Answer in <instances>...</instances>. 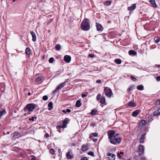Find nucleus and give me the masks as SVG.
Returning <instances> with one entry per match:
<instances>
[{
    "mask_svg": "<svg viewBox=\"0 0 160 160\" xmlns=\"http://www.w3.org/2000/svg\"><path fill=\"white\" fill-rule=\"evenodd\" d=\"M66 112H68L69 113L71 112V110L70 109H67L66 110Z\"/></svg>",
    "mask_w": 160,
    "mask_h": 160,
    "instance_id": "50",
    "label": "nucleus"
},
{
    "mask_svg": "<svg viewBox=\"0 0 160 160\" xmlns=\"http://www.w3.org/2000/svg\"><path fill=\"white\" fill-rule=\"evenodd\" d=\"M54 58L52 57L50 58L49 59V62L50 63H52L53 62Z\"/></svg>",
    "mask_w": 160,
    "mask_h": 160,
    "instance_id": "35",
    "label": "nucleus"
},
{
    "mask_svg": "<svg viewBox=\"0 0 160 160\" xmlns=\"http://www.w3.org/2000/svg\"><path fill=\"white\" fill-rule=\"evenodd\" d=\"M115 63L118 64H120L122 62V61L120 59L118 58L114 60Z\"/></svg>",
    "mask_w": 160,
    "mask_h": 160,
    "instance_id": "22",
    "label": "nucleus"
},
{
    "mask_svg": "<svg viewBox=\"0 0 160 160\" xmlns=\"http://www.w3.org/2000/svg\"><path fill=\"white\" fill-rule=\"evenodd\" d=\"M111 3V2L110 1H107L105 2L104 5L105 6H108L110 5Z\"/></svg>",
    "mask_w": 160,
    "mask_h": 160,
    "instance_id": "24",
    "label": "nucleus"
},
{
    "mask_svg": "<svg viewBox=\"0 0 160 160\" xmlns=\"http://www.w3.org/2000/svg\"><path fill=\"white\" fill-rule=\"evenodd\" d=\"M81 105V103L80 100H78L76 102V106L77 107H80Z\"/></svg>",
    "mask_w": 160,
    "mask_h": 160,
    "instance_id": "25",
    "label": "nucleus"
},
{
    "mask_svg": "<svg viewBox=\"0 0 160 160\" xmlns=\"http://www.w3.org/2000/svg\"><path fill=\"white\" fill-rule=\"evenodd\" d=\"M67 158L69 159H71L73 158V156L72 152L71 151L68 152L66 154Z\"/></svg>",
    "mask_w": 160,
    "mask_h": 160,
    "instance_id": "8",
    "label": "nucleus"
},
{
    "mask_svg": "<svg viewBox=\"0 0 160 160\" xmlns=\"http://www.w3.org/2000/svg\"><path fill=\"white\" fill-rule=\"evenodd\" d=\"M17 0H12V2H15L16 1H17Z\"/></svg>",
    "mask_w": 160,
    "mask_h": 160,
    "instance_id": "62",
    "label": "nucleus"
},
{
    "mask_svg": "<svg viewBox=\"0 0 160 160\" xmlns=\"http://www.w3.org/2000/svg\"><path fill=\"white\" fill-rule=\"evenodd\" d=\"M105 102V99L104 97L102 98L100 102L102 104H103Z\"/></svg>",
    "mask_w": 160,
    "mask_h": 160,
    "instance_id": "32",
    "label": "nucleus"
},
{
    "mask_svg": "<svg viewBox=\"0 0 160 160\" xmlns=\"http://www.w3.org/2000/svg\"><path fill=\"white\" fill-rule=\"evenodd\" d=\"M68 118H65L64 121H63L62 123L64 124H68Z\"/></svg>",
    "mask_w": 160,
    "mask_h": 160,
    "instance_id": "33",
    "label": "nucleus"
},
{
    "mask_svg": "<svg viewBox=\"0 0 160 160\" xmlns=\"http://www.w3.org/2000/svg\"><path fill=\"white\" fill-rule=\"evenodd\" d=\"M81 27L82 30L88 31L90 28V22L88 19L83 20L81 24Z\"/></svg>",
    "mask_w": 160,
    "mask_h": 160,
    "instance_id": "2",
    "label": "nucleus"
},
{
    "mask_svg": "<svg viewBox=\"0 0 160 160\" xmlns=\"http://www.w3.org/2000/svg\"><path fill=\"white\" fill-rule=\"evenodd\" d=\"M20 156H21V157H22V158H23V153H21L20 154Z\"/></svg>",
    "mask_w": 160,
    "mask_h": 160,
    "instance_id": "58",
    "label": "nucleus"
},
{
    "mask_svg": "<svg viewBox=\"0 0 160 160\" xmlns=\"http://www.w3.org/2000/svg\"><path fill=\"white\" fill-rule=\"evenodd\" d=\"M30 157L31 158V160H36L35 157L33 156H31Z\"/></svg>",
    "mask_w": 160,
    "mask_h": 160,
    "instance_id": "42",
    "label": "nucleus"
},
{
    "mask_svg": "<svg viewBox=\"0 0 160 160\" xmlns=\"http://www.w3.org/2000/svg\"><path fill=\"white\" fill-rule=\"evenodd\" d=\"M140 112L141 111L140 110H137L132 112V116L133 117H136Z\"/></svg>",
    "mask_w": 160,
    "mask_h": 160,
    "instance_id": "14",
    "label": "nucleus"
},
{
    "mask_svg": "<svg viewBox=\"0 0 160 160\" xmlns=\"http://www.w3.org/2000/svg\"><path fill=\"white\" fill-rule=\"evenodd\" d=\"M30 33L32 37V41L33 42H35L37 40V37L35 33L32 31H31Z\"/></svg>",
    "mask_w": 160,
    "mask_h": 160,
    "instance_id": "7",
    "label": "nucleus"
},
{
    "mask_svg": "<svg viewBox=\"0 0 160 160\" xmlns=\"http://www.w3.org/2000/svg\"><path fill=\"white\" fill-rule=\"evenodd\" d=\"M154 40L156 43H158L160 41V38H159L156 37L154 38Z\"/></svg>",
    "mask_w": 160,
    "mask_h": 160,
    "instance_id": "28",
    "label": "nucleus"
},
{
    "mask_svg": "<svg viewBox=\"0 0 160 160\" xmlns=\"http://www.w3.org/2000/svg\"><path fill=\"white\" fill-rule=\"evenodd\" d=\"M58 131L59 132H61V131L60 130H58Z\"/></svg>",
    "mask_w": 160,
    "mask_h": 160,
    "instance_id": "64",
    "label": "nucleus"
},
{
    "mask_svg": "<svg viewBox=\"0 0 160 160\" xmlns=\"http://www.w3.org/2000/svg\"><path fill=\"white\" fill-rule=\"evenodd\" d=\"M96 83H100L101 82V81H96Z\"/></svg>",
    "mask_w": 160,
    "mask_h": 160,
    "instance_id": "59",
    "label": "nucleus"
},
{
    "mask_svg": "<svg viewBox=\"0 0 160 160\" xmlns=\"http://www.w3.org/2000/svg\"><path fill=\"white\" fill-rule=\"evenodd\" d=\"M88 154L89 155L93 156L94 155V153L92 152H89L88 153Z\"/></svg>",
    "mask_w": 160,
    "mask_h": 160,
    "instance_id": "40",
    "label": "nucleus"
},
{
    "mask_svg": "<svg viewBox=\"0 0 160 160\" xmlns=\"http://www.w3.org/2000/svg\"><path fill=\"white\" fill-rule=\"evenodd\" d=\"M146 135V133H145L141 136L140 138V143H142L144 142Z\"/></svg>",
    "mask_w": 160,
    "mask_h": 160,
    "instance_id": "12",
    "label": "nucleus"
},
{
    "mask_svg": "<svg viewBox=\"0 0 160 160\" xmlns=\"http://www.w3.org/2000/svg\"><path fill=\"white\" fill-rule=\"evenodd\" d=\"M128 105L129 106L135 107L136 105L135 103L133 102H130L128 103Z\"/></svg>",
    "mask_w": 160,
    "mask_h": 160,
    "instance_id": "27",
    "label": "nucleus"
},
{
    "mask_svg": "<svg viewBox=\"0 0 160 160\" xmlns=\"http://www.w3.org/2000/svg\"><path fill=\"white\" fill-rule=\"evenodd\" d=\"M36 108V105L32 103H30L27 104L24 108V110L26 112L24 115L26 116L27 114H30V112L32 111Z\"/></svg>",
    "mask_w": 160,
    "mask_h": 160,
    "instance_id": "3",
    "label": "nucleus"
},
{
    "mask_svg": "<svg viewBox=\"0 0 160 160\" xmlns=\"http://www.w3.org/2000/svg\"><path fill=\"white\" fill-rule=\"evenodd\" d=\"M81 160H88V159L86 157H83L81 158Z\"/></svg>",
    "mask_w": 160,
    "mask_h": 160,
    "instance_id": "43",
    "label": "nucleus"
},
{
    "mask_svg": "<svg viewBox=\"0 0 160 160\" xmlns=\"http://www.w3.org/2000/svg\"><path fill=\"white\" fill-rule=\"evenodd\" d=\"M87 96V94H85L84 93H82V98L85 97H86Z\"/></svg>",
    "mask_w": 160,
    "mask_h": 160,
    "instance_id": "45",
    "label": "nucleus"
},
{
    "mask_svg": "<svg viewBox=\"0 0 160 160\" xmlns=\"http://www.w3.org/2000/svg\"><path fill=\"white\" fill-rule=\"evenodd\" d=\"M71 59V56L69 55H66L64 57V60L65 62L68 63L70 62Z\"/></svg>",
    "mask_w": 160,
    "mask_h": 160,
    "instance_id": "6",
    "label": "nucleus"
},
{
    "mask_svg": "<svg viewBox=\"0 0 160 160\" xmlns=\"http://www.w3.org/2000/svg\"><path fill=\"white\" fill-rule=\"evenodd\" d=\"M49 135L48 133H46L44 135V137L46 138H48L49 137Z\"/></svg>",
    "mask_w": 160,
    "mask_h": 160,
    "instance_id": "46",
    "label": "nucleus"
},
{
    "mask_svg": "<svg viewBox=\"0 0 160 160\" xmlns=\"http://www.w3.org/2000/svg\"><path fill=\"white\" fill-rule=\"evenodd\" d=\"M35 80H41V79L39 77H38Z\"/></svg>",
    "mask_w": 160,
    "mask_h": 160,
    "instance_id": "54",
    "label": "nucleus"
},
{
    "mask_svg": "<svg viewBox=\"0 0 160 160\" xmlns=\"http://www.w3.org/2000/svg\"><path fill=\"white\" fill-rule=\"evenodd\" d=\"M138 150L140 154H142L144 151V147L142 145H140L139 146Z\"/></svg>",
    "mask_w": 160,
    "mask_h": 160,
    "instance_id": "9",
    "label": "nucleus"
},
{
    "mask_svg": "<svg viewBox=\"0 0 160 160\" xmlns=\"http://www.w3.org/2000/svg\"><path fill=\"white\" fill-rule=\"evenodd\" d=\"M28 96H30L31 95V93L30 92H29L28 93Z\"/></svg>",
    "mask_w": 160,
    "mask_h": 160,
    "instance_id": "61",
    "label": "nucleus"
},
{
    "mask_svg": "<svg viewBox=\"0 0 160 160\" xmlns=\"http://www.w3.org/2000/svg\"><path fill=\"white\" fill-rule=\"evenodd\" d=\"M131 90V88H129L128 89V91L129 92Z\"/></svg>",
    "mask_w": 160,
    "mask_h": 160,
    "instance_id": "55",
    "label": "nucleus"
},
{
    "mask_svg": "<svg viewBox=\"0 0 160 160\" xmlns=\"http://www.w3.org/2000/svg\"><path fill=\"white\" fill-rule=\"evenodd\" d=\"M155 66L156 67L158 68H160V65H156Z\"/></svg>",
    "mask_w": 160,
    "mask_h": 160,
    "instance_id": "56",
    "label": "nucleus"
},
{
    "mask_svg": "<svg viewBox=\"0 0 160 160\" xmlns=\"http://www.w3.org/2000/svg\"><path fill=\"white\" fill-rule=\"evenodd\" d=\"M7 113L6 111L4 109H2L0 111V117L1 118Z\"/></svg>",
    "mask_w": 160,
    "mask_h": 160,
    "instance_id": "16",
    "label": "nucleus"
},
{
    "mask_svg": "<svg viewBox=\"0 0 160 160\" xmlns=\"http://www.w3.org/2000/svg\"><path fill=\"white\" fill-rule=\"evenodd\" d=\"M92 135L93 136L95 137H98V136L97 133H93L92 134Z\"/></svg>",
    "mask_w": 160,
    "mask_h": 160,
    "instance_id": "47",
    "label": "nucleus"
},
{
    "mask_svg": "<svg viewBox=\"0 0 160 160\" xmlns=\"http://www.w3.org/2000/svg\"><path fill=\"white\" fill-rule=\"evenodd\" d=\"M66 82H64L60 84L57 87V89L60 90L65 85V83Z\"/></svg>",
    "mask_w": 160,
    "mask_h": 160,
    "instance_id": "13",
    "label": "nucleus"
},
{
    "mask_svg": "<svg viewBox=\"0 0 160 160\" xmlns=\"http://www.w3.org/2000/svg\"><path fill=\"white\" fill-rule=\"evenodd\" d=\"M150 2L152 7L155 8L157 7V5L155 3V0H151L150 1Z\"/></svg>",
    "mask_w": 160,
    "mask_h": 160,
    "instance_id": "17",
    "label": "nucleus"
},
{
    "mask_svg": "<svg viewBox=\"0 0 160 160\" xmlns=\"http://www.w3.org/2000/svg\"><path fill=\"white\" fill-rule=\"evenodd\" d=\"M97 112V110H93L91 112V114L92 115H94Z\"/></svg>",
    "mask_w": 160,
    "mask_h": 160,
    "instance_id": "31",
    "label": "nucleus"
},
{
    "mask_svg": "<svg viewBox=\"0 0 160 160\" xmlns=\"http://www.w3.org/2000/svg\"><path fill=\"white\" fill-rule=\"evenodd\" d=\"M117 156L120 159H121V155L120 154L118 153L117 154Z\"/></svg>",
    "mask_w": 160,
    "mask_h": 160,
    "instance_id": "52",
    "label": "nucleus"
},
{
    "mask_svg": "<svg viewBox=\"0 0 160 160\" xmlns=\"http://www.w3.org/2000/svg\"><path fill=\"white\" fill-rule=\"evenodd\" d=\"M128 53L130 55H135L137 54L136 52L135 51L133 50H130L129 51Z\"/></svg>",
    "mask_w": 160,
    "mask_h": 160,
    "instance_id": "20",
    "label": "nucleus"
},
{
    "mask_svg": "<svg viewBox=\"0 0 160 160\" xmlns=\"http://www.w3.org/2000/svg\"><path fill=\"white\" fill-rule=\"evenodd\" d=\"M55 151L54 150L53 148H51L50 150V153L53 154L54 153Z\"/></svg>",
    "mask_w": 160,
    "mask_h": 160,
    "instance_id": "36",
    "label": "nucleus"
},
{
    "mask_svg": "<svg viewBox=\"0 0 160 160\" xmlns=\"http://www.w3.org/2000/svg\"><path fill=\"white\" fill-rule=\"evenodd\" d=\"M37 118V117L35 116L32 117V118H30L29 119V121H34V119H36Z\"/></svg>",
    "mask_w": 160,
    "mask_h": 160,
    "instance_id": "34",
    "label": "nucleus"
},
{
    "mask_svg": "<svg viewBox=\"0 0 160 160\" xmlns=\"http://www.w3.org/2000/svg\"><path fill=\"white\" fill-rule=\"evenodd\" d=\"M19 135V134L18 132H15L12 134V137L15 138H18Z\"/></svg>",
    "mask_w": 160,
    "mask_h": 160,
    "instance_id": "18",
    "label": "nucleus"
},
{
    "mask_svg": "<svg viewBox=\"0 0 160 160\" xmlns=\"http://www.w3.org/2000/svg\"><path fill=\"white\" fill-rule=\"evenodd\" d=\"M88 57H89L91 58H93L94 57V55L93 54H89L88 55Z\"/></svg>",
    "mask_w": 160,
    "mask_h": 160,
    "instance_id": "39",
    "label": "nucleus"
},
{
    "mask_svg": "<svg viewBox=\"0 0 160 160\" xmlns=\"http://www.w3.org/2000/svg\"><path fill=\"white\" fill-rule=\"evenodd\" d=\"M89 145L88 144L83 145L82 146V151H86L88 148Z\"/></svg>",
    "mask_w": 160,
    "mask_h": 160,
    "instance_id": "15",
    "label": "nucleus"
},
{
    "mask_svg": "<svg viewBox=\"0 0 160 160\" xmlns=\"http://www.w3.org/2000/svg\"><path fill=\"white\" fill-rule=\"evenodd\" d=\"M156 79V80H160V76L157 77Z\"/></svg>",
    "mask_w": 160,
    "mask_h": 160,
    "instance_id": "51",
    "label": "nucleus"
},
{
    "mask_svg": "<svg viewBox=\"0 0 160 160\" xmlns=\"http://www.w3.org/2000/svg\"><path fill=\"white\" fill-rule=\"evenodd\" d=\"M48 106L49 107L48 110H51L53 107L52 103L51 102H49L48 104Z\"/></svg>",
    "mask_w": 160,
    "mask_h": 160,
    "instance_id": "26",
    "label": "nucleus"
},
{
    "mask_svg": "<svg viewBox=\"0 0 160 160\" xmlns=\"http://www.w3.org/2000/svg\"><path fill=\"white\" fill-rule=\"evenodd\" d=\"M155 104L156 105H160V99L157 100L155 102Z\"/></svg>",
    "mask_w": 160,
    "mask_h": 160,
    "instance_id": "37",
    "label": "nucleus"
},
{
    "mask_svg": "<svg viewBox=\"0 0 160 160\" xmlns=\"http://www.w3.org/2000/svg\"><path fill=\"white\" fill-rule=\"evenodd\" d=\"M48 99V97H47V96H44L43 97H42V99L43 100H44V101H46Z\"/></svg>",
    "mask_w": 160,
    "mask_h": 160,
    "instance_id": "38",
    "label": "nucleus"
},
{
    "mask_svg": "<svg viewBox=\"0 0 160 160\" xmlns=\"http://www.w3.org/2000/svg\"><path fill=\"white\" fill-rule=\"evenodd\" d=\"M72 146H75V144H74V143H72Z\"/></svg>",
    "mask_w": 160,
    "mask_h": 160,
    "instance_id": "63",
    "label": "nucleus"
},
{
    "mask_svg": "<svg viewBox=\"0 0 160 160\" xmlns=\"http://www.w3.org/2000/svg\"><path fill=\"white\" fill-rule=\"evenodd\" d=\"M160 114V108L158 109V110L155 111L154 113V115L156 116Z\"/></svg>",
    "mask_w": 160,
    "mask_h": 160,
    "instance_id": "23",
    "label": "nucleus"
},
{
    "mask_svg": "<svg viewBox=\"0 0 160 160\" xmlns=\"http://www.w3.org/2000/svg\"><path fill=\"white\" fill-rule=\"evenodd\" d=\"M131 78L132 80H136L135 77L133 76H131Z\"/></svg>",
    "mask_w": 160,
    "mask_h": 160,
    "instance_id": "48",
    "label": "nucleus"
},
{
    "mask_svg": "<svg viewBox=\"0 0 160 160\" xmlns=\"http://www.w3.org/2000/svg\"><path fill=\"white\" fill-rule=\"evenodd\" d=\"M104 91L105 92V95L109 98L111 97L112 95L111 89L107 87H106L104 88Z\"/></svg>",
    "mask_w": 160,
    "mask_h": 160,
    "instance_id": "4",
    "label": "nucleus"
},
{
    "mask_svg": "<svg viewBox=\"0 0 160 160\" xmlns=\"http://www.w3.org/2000/svg\"><path fill=\"white\" fill-rule=\"evenodd\" d=\"M96 27L98 31H102L103 30V28L102 25L100 24L96 23Z\"/></svg>",
    "mask_w": 160,
    "mask_h": 160,
    "instance_id": "10",
    "label": "nucleus"
},
{
    "mask_svg": "<svg viewBox=\"0 0 160 160\" xmlns=\"http://www.w3.org/2000/svg\"><path fill=\"white\" fill-rule=\"evenodd\" d=\"M61 128H65L66 127L67 125L66 124L63 123L62 125L61 126Z\"/></svg>",
    "mask_w": 160,
    "mask_h": 160,
    "instance_id": "44",
    "label": "nucleus"
},
{
    "mask_svg": "<svg viewBox=\"0 0 160 160\" xmlns=\"http://www.w3.org/2000/svg\"><path fill=\"white\" fill-rule=\"evenodd\" d=\"M100 97H101V94H98L97 97V99L98 101L99 100Z\"/></svg>",
    "mask_w": 160,
    "mask_h": 160,
    "instance_id": "41",
    "label": "nucleus"
},
{
    "mask_svg": "<svg viewBox=\"0 0 160 160\" xmlns=\"http://www.w3.org/2000/svg\"><path fill=\"white\" fill-rule=\"evenodd\" d=\"M137 88L139 90H142L143 89V86L142 85H139L138 86Z\"/></svg>",
    "mask_w": 160,
    "mask_h": 160,
    "instance_id": "29",
    "label": "nucleus"
},
{
    "mask_svg": "<svg viewBox=\"0 0 160 160\" xmlns=\"http://www.w3.org/2000/svg\"><path fill=\"white\" fill-rule=\"evenodd\" d=\"M61 48V46L59 44H57L55 46V49L57 50H60Z\"/></svg>",
    "mask_w": 160,
    "mask_h": 160,
    "instance_id": "30",
    "label": "nucleus"
},
{
    "mask_svg": "<svg viewBox=\"0 0 160 160\" xmlns=\"http://www.w3.org/2000/svg\"><path fill=\"white\" fill-rule=\"evenodd\" d=\"M146 123V121L144 120H141L139 122L140 126H143Z\"/></svg>",
    "mask_w": 160,
    "mask_h": 160,
    "instance_id": "21",
    "label": "nucleus"
},
{
    "mask_svg": "<svg viewBox=\"0 0 160 160\" xmlns=\"http://www.w3.org/2000/svg\"><path fill=\"white\" fill-rule=\"evenodd\" d=\"M118 153L120 154V155H123V152L122 151L120 152V153Z\"/></svg>",
    "mask_w": 160,
    "mask_h": 160,
    "instance_id": "57",
    "label": "nucleus"
},
{
    "mask_svg": "<svg viewBox=\"0 0 160 160\" xmlns=\"http://www.w3.org/2000/svg\"><path fill=\"white\" fill-rule=\"evenodd\" d=\"M62 112H63L64 113H66V110H62Z\"/></svg>",
    "mask_w": 160,
    "mask_h": 160,
    "instance_id": "60",
    "label": "nucleus"
},
{
    "mask_svg": "<svg viewBox=\"0 0 160 160\" xmlns=\"http://www.w3.org/2000/svg\"><path fill=\"white\" fill-rule=\"evenodd\" d=\"M108 158L110 160H114L115 159V154L111 153H108Z\"/></svg>",
    "mask_w": 160,
    "mask_h": 160,
    "instance_id": "5",
    "label": "nucleus"
},
{
    "mask_svg": "<svg viewBox=\"0 0 160 160\" xmlns=\"http://www.w3.org/2000/svg\"><path fill=\"white\" fill-rule=\"evenodd\" d=\"M108 138L110 142L114 145L119 144L121 141V138L119 136V134H115V132L113 130L109 131L108 133Z\"/></svg>",
    "mask_w": 160,
    "mask_h": 160,
    "instance_id": "1",
    "label": "nucleus"
},
{
    "mask_svg": "<svg viewBox=\"0 0 160 160\" xmlns=\"http://www.w3.org/2000/svg\"><path fill=\"white\" fill-rule=\"evenodd\" d=\"M25 53L27 55H29L31 53V50L28 47H27L25 50Z\"/></svg>",
    "mask_w": 160,
    "mask_h": 160,
    "instance_id": "19",
    "label": "nucleus"
},
{
    "mask_svg": "<svg viewBox=\"0 0 160 160\" xmlns=\"http://www.w3.org/2000/svg\"><path fill=\"white\" fill-rule=\"evenodd\" d=\"M59 90L58 89H57V88H56V89L55 90H53L52 92L53 93H56L57 91Z\"/></svg>",
    "mask_w": 160,
    "mask_h": 160,
    "instance_id": "49",
    "label": "nucleus"
},
{
    "mask_svg": "<svg viewBox=\"0 0 160 160\" xmlns=\"http://www.w3.org/2000/svg\"><path fill=\"white\" fill-rule=\"evenodd\" d=\"M61 128V126H56V128L57 129H59L60 128Z\"/></svg>",
    "mask_w": 160,
    "mask_h": 160,
    "instance_id": "53",
    "label": "nucleus"
},
{
    "mask_svg": "<svg viewBox=\"0 0 160 160\" xmlns=\"http://www.w3.org/2000/svg\"><path fill=\"white\" fill-rule=\"evenodd\" d=\"M136 8V4H132V6L128 7V9L129 11H132L134 10Z\"/></svg>",
    "mask_w": 160,
    "mask_h": 160,
    "instance_id": "11",
    "label": "nucleus"
}]
</instances>
